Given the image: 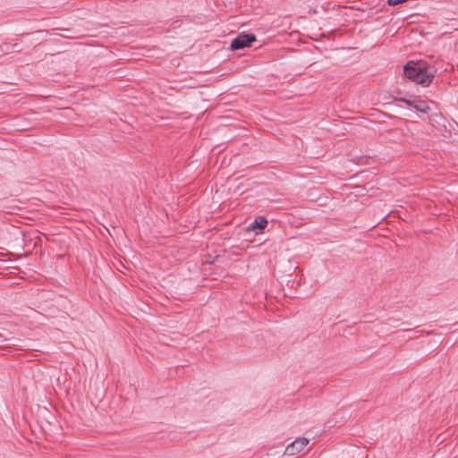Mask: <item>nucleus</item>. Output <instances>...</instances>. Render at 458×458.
<instances>
[{"mask_svg": "<svg viewBox=\"0 0 458 458\" xmlns=\"http://www.w3.org/2000/svg\"><path fill=\"white\" fill-rule=\"evenodd\" d=\"M435 72L436 70L433 67L429 66L427 63H424L421 73H420L414 82L424 87L428 86L435 77Z\"/></svg>", "mask_w": 458, "mask_h": 458, "instance_id": "obj_3", "label": "nucleus"}, {"mask_svg": "<svg viewBox=\"0 0 458 458\" xmlns=\"http://www.w3.org/2000/svg\"><path fill=\"white\" fill-rule=\"evenodd\" d=\"M424 62H409L403 66V73L407 79L415 81L420 73H421Z\"/></svg>", "mask_w": 458, "mask_h": 458, "instance_id": "obj_2", "label": "nucleus"}, {"mask_svg": "<svg viewBox=\"0 0 458 458\" xmlns=\"http://www.w3.org/2000/svg\"><path fill=\"white\" fill-rule=\"evenodd\" d=\"M396 100L400 101V102H403L407 106H411L414 109H416L417 111L423 113V114H427L430 109L428 105L427 104V102L419 98H414L412 99H407L405 98H399Z\"/></svg>", "mask_w": 458, "mask_h": 458, "instance_id": "obj_5", "label": "nucleus"}, {"mask_svg": "<svg viewBox=\"0 0 458 458\" xmlns=\"http://www.w3.org/2000/svg\"><path fill=\"white\" fill-rule=\"evenodd\" d=\"M309 444V440L305 437L296 438L293 442L289 444L284 450V454L293 456L300 453Z\"/></svg>", "mask_w": 458, "mask_h": 458, "instance_id": "obj_4", "label": "nucleus"}, {"mask_svg": "<svg viewBox=\"0 0 458 458\" xmlns=\"http://www.w3.org/2000/svg\"><path fill=\"white\" fill-rule=\"evenodd\" d=\"M268 221L265 216H258L248 227L249 230H259L260 232L267 225Z\"/></svg>", "mask_w": 458, "mask_h": 458, "instance_id": "obj_6", "label": "nucleus"}, {"mask_svg": "<svg viewBox=\"0 0 458 458\" xmlns=\"http://www.w3.org/2000/svg\"><path fill=\"white\" fill-rule=\"evenodd\" d=\"M257 40L256 36L252 33H241L231 42L230 48L232 50H240L250 47Z\"/></svg>", "mask_w": 458, "mask_h": 458, "instance_id": "obj_1", "label": "nucleus"}]
</instances>
